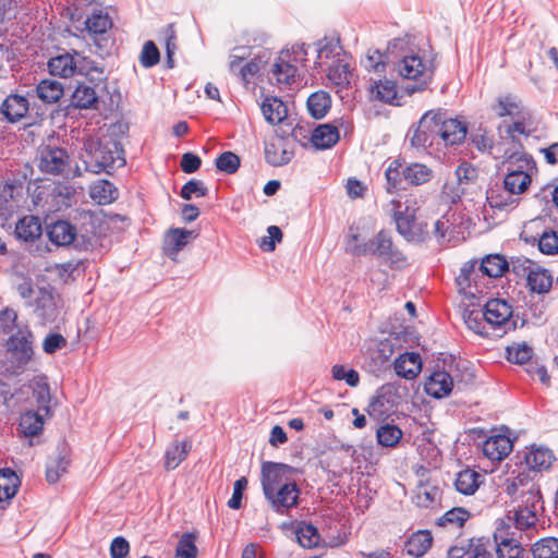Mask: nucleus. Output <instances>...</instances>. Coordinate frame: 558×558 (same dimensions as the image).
<instances>
[{
  "label": "nucleus",
  "instance_id": "obj_1",
  "mask_svg": "<svg viewBox=\"0 0 558 558\" xmlns=\"http://www.w3.org/2000/svg\"><path fill=\"white\" fill-rule=\"evenodd\" d=\"M119 142L110 136L88 137L83 144L82 158L86 170L93 173L110 172L114 167H123L125 159Z\"/></svg>",
  "mask_w": 558,
  "mask_h": 558
},
{
  "label": "nucleus",
  "instance_id": "obj_2",
  "mask_svg": "<svg viewBox=\"0 0 558 558\" xmlns=\"http://www.w3.org/2000/svg\"><path fill=\"white\" fill-rule=\"evenodd\" d=\"M507 269L508 263L502 256L498 254L488 255L482 259L478 267H476V262L465 263L461 267L456 281L460 292H463L468 296L475 298L476 293L481 292L476 282L480 274L489 278H497L502 276Z\"/></svg>",
  "mask_w": 558,
  "mask_h": 558
},
{
  "label": "nucleus",
  "instance_id": "obj_3",
  "mask_svg": "<svg viewBox=\"0 0 558 558\" xmlns=\"http://www.w3.org/2000/svg\"><path fill=\"white\" fill-rule=\"evenodd\" d=\"M34 356V335L27 326L21 327L7 340L4 369L11 375L23 374Z\"/></svg>",
  "mask_w": 558,
  "mask_h": 558
},
{
  "label": "nucleus",
  "instance_id": "obj_4",
  "mask_svg": "<svg viewBox=\"0 0 558 558\" xmlns=\"http://www.w3.org/2000/svg\"><path fill=\"white\" fill-rule=\"evenodd\" d=\"M357 238V234H351L347 240L345 250L350 254L355 256L376 255L390 266H399L404 263V255L393 245L388 232L381 230L374 239L364 244H359Z\"/></svg>",
  "mask_w": 558,
  "mask_h": 558
},
{
  "label": "nucleus",
  "instance_id": "obj_5",
  "mask_svg": "<svg viewBox=\"0 0 558 558\" xmlns=\"http://www.w3.org/2000/svg\"><path fill=\"white\" fill-rule=\"evenodd\" d=\"M48 71L52 76L63 78L72 77L75 74H85L88 76L92 72H96L97 77H92V82L97 80L100 83L106 80L104 71L92 68L87 58L83 57L77 51H73V53L65 52L50 58L48 61Z\"/></svg>",
  "mask_w": 558,
  "mask_h": 558
},
{
  "label": "nucleus",
  "instance_id": "obj_6",
  "mask_svg": "<svg viewBox=\"0 0 558 558\" xmlns=\"http://www.w3.org/2000/svg\"><path fill=\"white\" fill-rule=\"evenodd\" d=\"M47 235L58 246L73 244L75 248L83 251L93 250L98 243V238L94 232H77L74 226L64 220L49 225Z\"/></svg>",
  "mask_w": 558,
  "mask_h": 558
},
{
  "label": "nucleus",
  "instance_id": "obj_7",
  "mask_svg": "<svg viewBox=\"0 0 558 558\" xmlns=\"http://www.w3.org/2000/svg\"><path fill=\"white\" fill-rule=\"evenodd\" d=\"M307 48L305 44H295L291 50H282L272 64L271 78L280 85H290L295 78L298 65L304 66L306 63Z\"/></svg>",
  "mask_w": 558,
  "mask_h": 558
},
{
  "label": "nucleus",
  "instance_id": "obj_8",
  "mask_svg": "<svg viewBox=\"0 0 558 558\" xmlns=\"http://www.w3.org/2000/svg\"><path fill=\"white\" fill-rule=\"evenodd\" d=\"M399 60L395 64V70L399 75L407 80L417 81V86L410 92L423 90L433 80L434 64H428L416 53L395 56Z\"/></svg>",
  "mask_w": 558,
  "mask_h": 558
},
{
  "label": "nucleus",
  "instance_id": "obj_9",
  "mask_svg": "<svg viewBox=\"0 0 558 558\" xmlns=\"http://www.w3.org/2000/svg\"><path fill=\"white\" fill-rule=\"evenodd\" d=\"M522 499L524 506L514 510L513 521L518 530L525 531L534 527L538 521L537 507L542 508V494L537 485H531Z\"/></svg>",
  "mask_w": 558,
  "mask_h": 558
},
{
  "label": "nucleus",
  "instance_id": "obj_10",
  "mask_svg": "<svg viewBox=\"0 0 558 558\" xmlns=\"http://www.w3.org/2000/svg\"><path fill=\"white\" fill-rule=\"evenodd\" d=\"M298 470L291 465L277 462H264L262 465V486L264 494H271L286 483H292Z\"/></svg>",
  "mask_w": 558,
  "mask_h": 558
},
{
  "label": "nucleus",
  "instance_id": "obj_11",
  "mask_svg": "<svg viewBox=\"0 0 558 558\" xmlns=\"http://www.w3.org/2000/svg\"><path fill=\"white\" fill-rule=\"evenodd\" d=\"M484 319L493 330L500 329L502 333L507 329L514 328L515 324L511 323L512 306L501 299H492L484 306Z\"/></svg>",
  "mask_w": 558,
  "mask_h": 558
},
{
  "label": "nucleus",
  "instance_id": "obj_12",
  "mask_svg": "<svg viewBox=\"0 0 558 558\" xmlns=\"http://www.w3.org/2000/svg\"><path fill=\"white\" fill-rule=\"evenodd\" d=\"M68 163L69 156L63 148L47 145L38 149V168L41 172L59 174L64 171Z\"/></svg>",
  "mask_w": 558,
  "mask_h": 558
},
{
  "label": "nucleus",
  "instance_id": "obj_13",
  "mask_svg": "<svg viewBox=\"0 0 558 558\" xmlns=\"http://www.w3.org/2000/svg\"><path fill=\"white\" fill-rule=\"evenodd\" d=\"M390 211L392 213L393 220L397 226L398 232L407 241H416L418 236L414 230L415 228V210L409 206H403L401 201L391 199L389 203Z\"/></svg>",
  "mask_w": 558,
  "mask_h": 558
},
{
  "label": "nucleus",
  "instance_id": "obj_14",
  "mask_svg": "<svg viewBox=\"0 0 558 558\" xmlns=\"http://www.w3.org/2000/svg\"><path fill=\"white\" fill-rule=\"evenodd\" d=\"M513 159H515L517 161L524 162L526 167H529L531 159L524 154H513L509 158L510 167L509 172L506 174L504 179V187L506 191H510V194L517 195L526 191L527 186L531 183V177L526 173L525 170H523V167H520L521 169L513 168Z\"/></svg>",
  "mask_w": 558,
  "mask_h": 558
},
{
  "label": "nucleus",
  "instance_id": "obj_15",
  "mask_svg": "<svg viewBox=\"0 0 558 558\" xmlns=\"http://www.w3.org/2000/svg\"><path fill=\"white\" fill-rule=\"evenodd\" d=\"M27 307L43 324L53 322L58 316L56 296L50 289L44 287L37 288V295Z\"/></svg>",
  "mask_w": 558,
  "mask_h": 558
},
{
  "label": "nucleus",
  "instance_id": "obj_16",
  "mask_svg": "<svg viewBox=\"0 0 558 558\" xmlns=\"http://www.w3.org/2000/svg\"><path fill=\"white\" fill-rule=\"evenodd\" d=\"M437 114L436 132L445 145L460 144L466 136V125L457 119H446L440 111Z\"/></svg>",
  "mask_w": 558,
  "mask_h": 558
},
{
  "label": "nucleus",
  "instance_id": "obj_17",
  "mask_svg": "<svg viewBox=\"0 0 558 558\" xmlns=\"http://www.w3.org/2000/svg\"><path fill=\"white\" fill-rule=\"evenodd\" d=\"M435 119H437V114L432 110L421 118L416 129L410 136V143L413 147L426 148L432 146L435 140L438 138Z\"/></svg>",
  "mask_w": 558,
  "mask_h": 558
},
{
  "label": "nucleus",
  "instance_id": "obj_18",
  "mask_svg": "<svg viewBox=\"0 0 558 558\" xmlns=\"http://www.w3.org/2000/svg\"><path fill=\"white\" fill-rule=\"evenodd\" d=\"M398 403V390L393 385H383L368 404L371 415L381 416L388 414Z\"/></svg>",
  "mask_w": 558,
  "mask_h": 558
},
{
  "label": "nucleus",
  "instance_id": "obj_19",
  "mask_svg": "<svg viewBox=\"0 0 558 558\" xmlns=\"http://www.w3.org/2000/svg\"><path fill=\"white\" fill-rule=\"evenodd\" d=\"M266 499L270 502L271 507L280 513L296 506L299 500L300 490L295 484L286 483L278 489H274L271 494H264Z\"/></svg>",
  "mask_w": 558,
  "mask_h": 558
},
{
  "label": "nucleus",
  "instance_id": "obj_20",
  "mask_svg": "<svg viewBox=\"0 0 558 558\" xmlns=\"http://www.w3.org/2000/svg\"><path fill=\"white\" fill-rule=\"evenodd\" d=\"M198 233L194 230L180 228L170 229L163 240V251L171 259H175L178 253L182 251L191 239L197 238Z\"/></svg>",
  "mask_w": 558,
  "mask_h": 558
},
{
  "label": "nucleus",
  "instance_id": "obj_21",
  "mask_svg": "<svg viewBox=\"0 0 558 558\" xmlns=\"http://www.w3.org/2000/svg\"><path fill=\"white\" fill-rule=\"evenodd\" d=\"M448 558H492V555L484 538H471L466 543L452 546L448 550Z\"/></svg>",
  "mask_w": 558,
  "mask_h": 558
},
{
  "label": "nucleus",
  "instance_id": "obj_22",
  "mask_svg": "<svg viewBox=\"0 0 558 558\" xmlns=\"http://www.w3.org/2000/svg\"><path fill=\"white\" fill-rule=\"evenodd\" d=\"M512 441L506 435H494L487 438L482 447L483 453L492 461H501L512 451Z\"/></svg>",
  "mask_w": 558,
  "mask_h": 558
},
{
  "label": "nucleus",
  "instance_id": "obj_23",
  "mask_svg": "<svg viewBox=\"0 0 558 558\" xmlns=\"http://www.w3.org/2000/svg\"><path fill=\"white\" fill-rule=\"evenodd\" d=\"M33 397L35 398L38 411L44 412L47 417L52 416L51 392L48 378L44 375L36 376L31 383Z\"/></svg>",
  "mask_w": 558,
  "mask_h": 558
},
{
  "label": "nucleus",
  "instance_id": "obj_24",
  "mask_svg": "<svg viewBox=\"0 0 558 558\" xmlns=\"http://www.w3.org/2000/svg\"><path fill=\"white\" fill-rule=\"evenodd\" d=\"M453 388V380L445 371L434 372L425 383V392L436 399L447 397Z\"/></svg>",
  "mask_w": 558,
  "mask_h": 558
},
{
  "label": "nucleus",
  "instance_id": "obj_25",
  "mask_svg": "<svg viewBox=\"0 0 558 558\" xmlns=\"http://www.w3.org/2000/svg\"><path fill=\"white\" fill-rule=\"evenodd\" d=\"M28 106L29 104L26 97L10 95L1 105L0 114H2L8 122L14 123L26 116Z\"/></svg>",
  "mask_w": 558,
  "mask_h": 558
},
{
  "label": "nucleus",
  "instance_id": "obj_26",
  "mask_svg": "<svg viewBox=\"0 0 558 558\" xmlns=\"http://www.w3.org/2000/svg\"><path fill=\"white\" fill-rule=\"evenodd\" d=\"M393 366L398 376L414 379L422 369V360L415 352H405L396 359Z\"/></svg>",
  "mask_w": 558,
  "mask_h": 558
},
{
  "label": "nucleus",
  "instance_id": "obj_27",
  "mask_svg": "<svg viewBox=\"0 0 558 558\" xmlns=\"http://www.w3.org/2000/svg\"><path fill=\"white\" fill-rule=\"evenodd\" d=\"M98 84L90 86L85 82H80L72 94V105L80 109L97 108L99 95L97 92Z\"/></svg>",
  "mask_w": 558,
  "mask_h": 558
},
{
  "label": "nucleus",
  "instance_id": "obj_28",
  "mask_svg": "<svg viewBox=\"0 0 558 558\" xmlns=\"http://www.w3.org/2000/svg\"><path fill=\"white\" fill-rule=\"evenodd\" d=\"M529 264L527 284L533 292L538 294L547 293L553 286V276L549 270L535 267L531 268V260L524 259L523 265ZM527 267H524V270Z\"/></svg>",
  "mask_w": 558,
  "mask_h": 558
},
{
  "label": "nucleus",
  "instance_id": "obj_29",
  "mask_svg": "<svg viewBox=\"0 0 558 558\" xmlns=\"http://www.w3.org/2000/svg\"><path fill=\"white\" fill-rule=\"evenodd\" d=\"M260 109L265 120L272 125L281 123L288 116L286 104L275 96H266Z\"/></svg>",
  "mask_w": 558,
  "mask_h": 558
},
{
  "label": "nucleus",
  "instance_id": "obj_30",
  "mask_svg": "<svg viewBox=\"0 0 558 558\" xmlns=\"http://www.w3.org/2000/svg\"><path fill=\"white\" fill-rule=\"evenodd\" d=\"M43 229L38 217L36 216H24L16 225L14 234L17 239L25 242H34L41 235Z\"/></svg>",
  "mask_w": 558,
  "mask_h": 558
},
{
  "label": "nucleus",
  "instance_id": "obj_31",
  "mask_svg": "<svg viewBox=\"0 0 558 558\" xmlns=\"http://www.w3.org/2000/svg\"><path fill=\"white\" fill-rule=\"evenodd\" d=\"M339 131L335 125L320 124L312 132L311 142L317 149H328L339 141Z\"/></svg>",
  "mask_w": 558,
  "mask_h": 558
},
{
  "label": "nucleus",
  "instance_id": "obj_32",
  "mask_svg": "<svg viewBox=\"0 0 558 558\" xmlns=\"http://www.w3.org/2000/svg\"><path fill=\"white\" fill-rule=\"evenodd\" d=\"M40 411H26L20 417L21 432L27 436L33 437L41 433L45 423V413Z\"/></svg>",
  "mask_w": 558,
  "mask_h": 558
},
{
  "label": "nucleus",
  "instance_id": "obj_33",
  "mask_svg": "<svg viewBox=\"0 0 558 558\" xmlns=\"http://www.w3.org/2000/svg\"><path fill=\"white\" fill-rule=\"evenodd\" d=\"M191 448L192 444L187 439L170 445L165 453V468L167 470H174L186 458Z\"/></svg>",
  "mask_w": 558,
  "mask_h": 558
},
{
  "label": "nucleus",
  "instance_id": "obj_34",
  "mask_svg": "<svg viewBox=\"0 0 558 558\" xmlns=\"http://www.w3.org/2000/svg\"><path fill=\"white\" fill-rule=\"evenodd\" d=\"M293 156V153L287 149L282 141L270 142L265 146L266 161L275 167L288 163Z\"/></svg>",
  "mask_w": 558,
  "mask_h": 558
},
{
  "label": "nucleus",
  "instance_id": "obj_35",
  "mask_svg": "<svg viewBox=\"0 0 558 558\" xmlns=\"http://www.w3.org/2000/svg\"><path fill=\"white\" fill-rule=\"evenodd\" d=\"M36 92L38 98L44 102L54 104L63 96L64 87L59 81L46 78L40 81L37 85Z\"/></svg>",
  "mask_w": 558,
  "mask_h": 558
},
{
  "label": "nucleus",
  "instance_id": "obj_36",
  "mask_svg": "<svg viewBox=\"0 0 558 558\" xmlns=\"http://www.w3.org/2000/svg\"><path fill=\"white\" fill-rule=\"evenodd\" d=\"M555 460L553 452L548 448H532L525 454L526 465L535 471L548 469Z\"/></svg>",
  "mask_w": 558,
  "mask_h": 558
},
{
  "label": "nucleus",
  "instance_id": "obj_37",
  "mask_svg": "<svg viewBox=\"0 0 558 558\" xmlns=\"http://www.w3.org/2000/svg\"><path fill=\"white\" fill-rule=\"evenodd\" d=\"M307 110L315 119H323L331 106V98L328 93L318 90L313 93L307 99Z\"/></svg>",
  "mask_w": 558,
  "mask_h": 558
},
{
  "label": "nucleus",
  "instance_id": "obj_38",
  "mask_svg": "<svg viewBox=\"0 0 558 558\" xmlns=\"http://www.w3.org/2000/svg\"><path fill=\"white\" fill-rule=\"evenodd\" d=\"M432 534L428 531H418L409 538L405 545L407 553L413 557H422L430 548Z\"/></svg>",
  "mask_w": 558,
  "mask_h": 558
},
{
  "label": "nucleus",
  "instance_id": "obj_39",
  "mask_svg": "<svg viewBox=\"0 0 558 558\" xmlns=\"http://www.w3.org/2000/svg\"><path fill=\"white\" fill-rule=\"evenodd\" d=\"M402 177L411 185H422L433 179V170L423 163H411L403 169Z\"/></svg>",
  "mask_w": 558,
  "mask_h": 558
},
{
  "label": "nucleus",
  "instance_id": "obj_40",
  "mask_svg": "<svg viewBox=\"0 0 558 558\" xmlns=\"http://www.w3.org/2000/svg\"><path fill=\"white\" fill-rule=\"evenodd\" d=\"M89 194L98 204H109L119 196L117 187L107 180H100L93 184Z\"/></svg>",
  "mask_w": 558,
  "mask_h": 558
},
{
  "label": "nucleus",
  "instance_id": "obj_41",
  "mask_svg": "<svg viewBox=\"0 0 558 558\" xmlns=\"http://www.w3.org/2000/svg\"><path fill=\"white\" fill-rule=\"evenodd\" d=\"M481 474L474 470H463L458 473L456 488L463 495H473L480 486Z\"/></svg>",
  "mask_w": 558,
  "mask_h": 558
},
{
  "label": "nucleus",
  "instance_id": "obj_42",
  "mask_svg": "<svg viewBox=\"0 0 558 558\" xmlns=\"http://www.w3.org/2000/svg\"><path fill=\"white\" fill-rule=\"evenodd\" d=\"M20 480L10 469L0 470V502L13 498L17 492Z\"/></svg>",
  "mask_w": 558,
  "mask_h": 558
},
{
  "label": "nucleus",
  "instance_id": "obj_43",
  "mask_svg": "<svg viewBox=\"0 0 558 558\" xmlns=\"http://www.w3.org/2000/svg\"><path fill=\"white\" fill-rule=\"evenodd\" d=\"M372 97L387 104H392L397 98V86L390 80H379L371 86Z\"/></svg>",
  "mask_w": 558,
  "mask_h": 558
},
{
  "label": "nucleus",
  "instance_id": "obj_44",
  "mask_svg": "<svg viewBox=\"0 0 558 558\" xmlns=\"http://www.w3.org/2000/svg\"><path fill=\"white\" fill-rule=\"evenodd\" d=\"M531 551L533 558H558V538L543 537L532 545Z\"/></svg>",
  "mask_w": 558,
  "mask_h": 558
},
{
  "label": "nucleus",
  "instance_id": "obj_45",
  "mask_svg": "<svg viewBox=\"0 0 558 558\" xmlns=\"http://www.w3.org/2000/svg\"><path fill=\"white\" fill-rule=\"evenodd\" d=\"M20 191L12 184H5L0 190V216H9L19 208Z\"/></svg>",
  "mask_w": 558,
  "mask_h": 558
},
{
  "label": "nucleus",
  "instance_id": "obj_46",
  "mask_svg": "<svg viewBox=\"0 0 558 558\" xmlns=\"http://www.w3.org/2000/svg\"><path fill=\"white\" fill-rule=\"evenodd\" d=\"M402 430L393 424H383L377 428V441L383 447H395L402 438Z\"/></svg>",
  "mask_w": 558,
  "mask_h": 558
},
{
  "label": "nucleus",
  "instance_id": "obj_47",
  "mask_svg": "<svg viewBox=\"0 0 558 558\" xmlns=\"http://www.w3.org/2000/svg\"><path fill=\"white\" fill-rule=\"evenodd\" d=\"M351 71L349 63L342 59H337L328 69L329 81L337 86H345L350 83Z\"/></svg>",
  "mask_w": 558,
  "mask_h": 558
},
{
  "label": "nucleus",
  "instance_id": "obj_48",
  "mask_svg": "<svg viewBox=\"0 0 558 558\" xmlns=\"http://www.w3.org/2000/svg\"><path fill=\"white\" fill-rule=\"evenodd\" d=\"M486 202L492 208L506 209L515 203V198L510 194V191L490 187L486 192Z\"/></svg>",
  "mask_w": 558,
  "mask_h": 558
},
{
  "label": "nucleus",
  "instance_id": "obj_49",
  "mask_svg": "<svg viewBox=\"0 0 558 558\" xmlns=\"http://www.w3.org/2000/svg\"><path fill=\"white\" fill-rule=\"evenodd\" d=\"M296 538L304 548H314L318 545L320 536L313 524L302 523L296 529Z\"/></svg>",
  "mask_w": 558,
  "mask_h": 558
},
{
  "label": "nucleus",
  "instance_id": "obj_50",
  "mask_svg": "<svg viewBox=\"0 0 558 558\" xmlns=\"http://www.w3.org/2000/svg\"><path fill=\"white\" fill-rule=\"evenodd\" d=\"M463 320L469 329L477 335L484 336L488 333L486 323L484 319L483 310H465L463 313Z\"/></svg>",
  "mask_w": 558,
  "mask_h": 558
},
{
  "label": "nucleus",
  "instance_id": "obj_51",
  "mask_svg": "<svg viewBox=\"0 0 558 558\" xmlns=\"http://www.w3.org/2000/svg\"><path fill=\"white\" fill-rule=\"evenodd\" d=\"M470 518L469 511L463 508H452L438 519L439 526L461 527Z\"/></svg>",
  "mask_w": 558,
  "mask_h": 558
},
{
  "label": "nucleus",
  "instance_id": "obj_52",
  "mask_svg": "<svg viewBox=\"0 0 558 558\" xmlns=\"http://www.w3.org/2000/svg\"><path fill=\"white\" fill-rule=\"evenodd\" d=\"M70 460L65 454L59 453L58 457L47 464L46 478L49 483H56L60 476L66 472Z\"/></svg>",
  "mask_w": 558,
  "mask_h": 558
},
{
  "label": "nucleus",
  "instance_id": "obj_53",
  "mask_svg": "<svg viewBox=\"0 0 558 558\" xmlns=\"http://www.w3.org/2000/svg\"><path fill=\"white\" fill-rule=\"evenodd\" d=\"M494 110L498 117H514L520 114L521 107L514 96L506 95L498 98L497 105L494 107Z\"/></svg>",
  "mask_w": 558,
  "mask_h": 558
},
{
  "label": "nucleus",
  "instance_id": "obj_54",
  "mask_svg": "<svg viewBox=\"0 0 558 558\" xmlns=\"http://www.w3.org/2000/svg\"><path fill=\"white\" fill-rule=\"evenodd\" d=\"M86 28L89 33L93 34H104L108 28L111 27V20L107 13H102L101 11L94 12L86 20Z\"/></svg>",
  "mask_w": 558,
  "mask_h": 558
},
{
  "label": "nucleus",
  "instance_id": "obj_55",
  "mask_svg": "<svg viewBox=\"0 0 558 558\" xmlns=\"http://www.w3.org/2000/svg\"><path fill=\"white\" fill-rule=\"evenodd\" d=\"M416 504L427 508L440 499V489L434 485H422L416 492Z\"/></svg>",
  "mask_w": 558,
  "mask_h": 558
},
{
  "label": "nucleus",
  "instance_id": "obj_56",
  "mask_svg": "<svg viewBox=\"0 0 558 558\" xmlns=\"http://www.w3.org/2000/svg\"><path fill=\"white\" fill-rule=\"evenodd\" d=\"M523 548L519 541L512 539L496 544V555L498 558H523Z\"/></svg>",
  "mask_w": 558,
  "mask_h": 558
},
{
  "label": "nucleus",
  "instance_id": "obj_57",
  "mask_svg": "<svg viewBox=\"0 0 558 558\" xmlns=\"http://www.w3.org/2000/svg\"><path fill=\"white\" fill-rule=\"evenodd\" d=\"M386 58L378 50L368 51L365 58L362 60V65L368 72L385 73L386 71Z\"/></svg>",
  "mask_w": 558,
  "mask_h": 558
},
{
  "label": "nucleus",
  "instance_id": "obj_58",
  "mask_svg": "<svg viewBox=\"0 0 558 558\" xmlns=\"http://www.w3.org/2000/svg\"><path fill=\"white\" fill-rule=\"evenodd\" d=\"M533 349L525 343H517L507 348V359L511 363L524 364L532 357Z\"/></svg>",
  "mask_w": 558,
  "mask_h": 558
},
{
  "label": "nucleus",
  "instance_id": "obj_59",
  "mask_svg": "<svg viewBox=\"0 0 558 558\" xmlns=\"http://www.w3.org/2000/svg\"><path fill=\"white\" fill-rule=\"evenodd\" d=\"M531 485L535 484L532 483L526 475L520 474L507 481L506 493L510 497H514L521 490V496L523 499H525L524 494L529 490Z\"/></svg>",
  "mask_w": 558,
  "mask_h": 558
},
{
  "label": "nucleus",
  "instance_id": "obj_60",
  "mask_svg": "<svg viewBox=\"0 0 558 558\" xmlns=\"http://www.w3.org/2000/svg\"><path fill=\"white\" fill-rule=\"evenodd\" d=\"M401 163L398 160H393L389 163L385 171V178H386V191L387 193H393L399 189V185L401 183V174L400 171Z\"/></svg>",
  "mask_w": 558,
  "mask_h": 558
},
{
  "label": "nucleus",
  "instance_id": "obj_61",
  "mask_svg": "<svg viewBox=\"0 0 558 558\" xmlns=\"http://www.w3.org/2000/svg\"><path fill=\"white\" fill-rule=\"evenodd\" d=\"M538 248L543 254L555 255L558 253V232L544 231L538 239Z\"/></svg>",
  "mask_w": 558,
  "mask_h": 558
},
{
  "label": "nucleus",
  "instance_id": "obj_62",
  "mask_svg": "<svg viewBox=\"0 0 558 558\" xmlns=\"http://www.w3.org/2000/svg\"><path fill=\"white\" fill-rule=\"evenodd\" d=\"M216 167L221 172L232 174L240 167V158L232 151H225L216 159Z\"/></svg>",
  "mask_w": 558,
  "mask_h": 558
},
{
  "label": "nucleus",
  "instance_id": "obj_63",
  "mask_svg": "<svg viewBox=\"0 0 558 558\" xmlns=\"http://www.w3.org/2000/svg\"><path fill=\"white\" fill-rule=\"evenodd\" d=\"M175 554L178 558H196L197 548L192 534L185 533L181 536L175 548Z\"/></svg>",
  "mask_w": 558,
  "mask_h": 558
},
{
  "label": "nucleus",
  "instance_id": "obj_64",
  "mask_svg": "<svg viewBox=\"0 0 558 558\" xmlns=\"http://www.w3.org/2000/svg\"><path fill=\"white\" fill-rule=\"evenodd\" d=\"M465 187L461 186L457 181H447L441 189L440 197L446 203L456 204L465 194Z\"/></svg>",
  "mask_w": 558,
  "mask_h": 558
}]
</instances>
